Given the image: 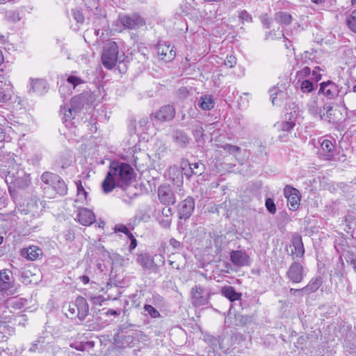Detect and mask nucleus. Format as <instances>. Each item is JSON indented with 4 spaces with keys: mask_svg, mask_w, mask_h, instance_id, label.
I'll return each mask as SVG.
<instances>
[{
    "mask_svg": "<svg viewBox=\"0 0 356 356\" xmlns=\"http://www.w3.org/2000/svg\"><path fill=\"white\" fill-rule=\"evenodd\" d=\"M195 207L193 198L188 197L182 201L179 205V213L181 218H188L192 213Z\"/></svg>",
    "mask_w": 356,
    "mask_h": 356,
    "instance_id": "4468645a",
    "label": "nucleus"
},
{
    "mask_svg": "<svg viewBox=\"0 0 356 356\" xmlns=\"http://www.w3.org/2000/svg\"><path fill=\"white\" fill-rule=\"evenodd\" d=\"M116 178L112 172L108 170L107 175L102 184L103 191L108 193L112 191L115 187Z\"/></svg>",
    "mask_w": 356,
    "mask_h": 356,
    "instance_id": "5701e85b",
    "label": "nucleus"
},
{
    "mask_svg": "<svg viewBox=\"0 0 356 356\" xmlns=\"http://www.w3.org/2000/svg\"><path fill=\"white\" fill-rule=\"evenodd\" d=\"M126 235L128 236V238H129L131 241H132V238H136L134 237V235H133V234H132L129 231L128 232V234H127Z\"/></svg>",
    "mask_w": 356,
    "mask_h": 356,
    "instance_id": "bf43d9fd",
    "label": "nucleus"
},
{
    "mask_svg": "<svg viewBox=\"0 0 356 356\" xmlns=\"http://www.w3.org/2000/svg\"><path fill=\"white\" fill-rule=\"evenodd\" d=\"M77 220L81 225L89 226L95 222V216L91 210L81 208L79 210Z\"/></svg>",
    "mask_w": 356,
    "mask_h": 356,
    "instance_id": "2eb2a0df",
    "label": "nucleus"
},
{
    "mask_svg": "<svg viewBox=\"0 0 356 356\" xmlns=\"http://www.w3.org/2000/svg\"><path fill=\"white\" fill-rule=\"evenodd\" d=\"M21 278L25 284H37L41 280L42 275L36 266L30 265L22 270Z\"/></svg>",
    "mask_w": 356,
    "mask_h": 356,
    "instance_id": "39448f33",
    "label": "nucleus"
},
{
    "mask_svg": "<svg viewBox=\"0 0 356 356\" xmlns=\"http://www.w3.org/2000/svg\"><path fill=\"white\" fill-rule=\"evenodd\" d=\"M42 208L43 207L39 200L31 198L27 202L26 207L23 211L26 214H30L33 217H36L40 215Z\"/></svg>",
    "mask_w": 356,
    "mask_h": 356,
    "instance_id": "ddd939ff",
    "label": "nucleus"
},
{
    "mask_svg": "<svg viewBox=\"0 0 356 356\" xmlns=\"http://www.w3.org/2000/svg\"><path fill=\"white\" fill-rule=\"evenodd\" d=\"M13 95L11 87L3 88L0 86V103H6L11 99Z\"/></svg>",
    "mask_w": 356,
    "mask_h": 356,
    "instance_id": "cd10ccee",
    "label": "nucleus"
},
{
    "mask_svg": "<svg viewBox=\"0 0 356 356\" xmlns=\"http://www.w3.org/2000/svg\"><path fill=\"white\" fill-rule=\"evenodd\" d=\"M79 279L83 282L84 284H88L90 282V278L86 275H82L79 277Z\"/></svg>",
    "mask_w": 356,
    "mask_h": 356,
    "instance_id": "4d7b16f0",
    "label": "nucleus"
},
{
    "mask_svg": "<svg viewBox=\"0 0 356 356\" xmlns=\"http://www.w3.org/2000/svg\"><path fill=\"white\" fill-rule=\"evenodd\" d=\"M158 56L165 62L172 61L176 56L173 47L166 43H159L156 47Z\"/></svg>",
    "mask_w": 356,
    "mask_h": 356,
    "instance_id": "0eeeda50",
    "label": "nucleus"
},
{
    "mask_svg": "<svg viewBox=\"0 0 356 356\" xmlns=\"http://www.w3.org/2000/svg\"><path fill=\"white\" fill-rule=\"evenodd\" d=\"M230 259L234 265L240 267L248 266L250 264V257L245 251H232L230 253Z\"/></svg>",
    "mask_w": 356,
    "mask_h": 356,
    "instance_id": "9d476101",
    "label": "nucleus"
},
{
    "mask_svg": "<svg viewBox=\"0 0 356 356\" xmlns=\"http://www.w3.org/2000/svg\"><path fill=\"white\" fill-rule=\"evenodd\" d=\"M13 286L12 272L7 269L0 270V291H4Z\"/></svg>",
    "mask_w": 356,
    "mask_h": 356,
    "instance_id": "dca6fc26",
    "label": "nucleus"
},
{
    "mask_svg": "<svg viewBox=\"0 0 356 356\" xmlns=\"http://www.w3.org/2000/svg\"><path fill=\"white\" fill-rule=\"evenodd\" d=\"M4 137H5V136H4L3 132L2 131L1 129H0V141L3 140H4Z\"/></svg>",
    "mask_w": 356,
    "mask_h": 356,
    "instance_id": "052dcab7",
    "label": "nucleus"
},
{
    "mask_svg": "<svg viewBox=\"0 0 356 356\" xmlns=\"http://www.w3.org/2000/svg\"><path fill=\"white\" fill-rule=\"evenodd\" d=\"M353 265H354V268L356 270V259H355V261H353Z\"/></svg>",
    "mask_w": 356,
    "mask_h": 356,
    "instance_id": "338daca9",
    "label": "nucleus"
},
{
    "mask_svg": "<svg viewBox=\"0 0 356 356\" xmlns=\"http://www.w3.org/2000/svg\"><path fill=\"white\" fill-rule=\"evenodd\" d=\"M353 92H356V85L353 88Z\"/></svg>",
    "mask_w": 356,
    "mask_h": 356,
    "instance_id": "774afa93",
    "label": "nucleus"
},
{
    "mask_svg": "<svg viewBox=\"0 0 356 356\" xmlns=\"http://www.w3.org/2000/svg\"><path fill=\"white\" fill-rule=\"evenodd\" d=\"M33 90L39 93L47 90V83L43 80H35L32 83Z\"/></svg>",
    "mask_w": 356,
    "mask_h": 356,
    "instance_id": "7c9ffc66",
    "label": "nucleus"
},
{
    "mask_svg": "<svg viewBox=\"0 0 356 356\" xmlns=\"http://www.w3.org/2000/svg\"><path fill=\"white\" fill-rule=\"evenodd\" d=\"M314 3L320 4L324 2L325 0H311Z\"/></svg>",
    "mask_w": 356,
    "mask_h": 356,
    "instance_id": "680f3d73",
    "label": "nucleus"
},
{
    "mask_svg": "<svg viewBox=\"0 0 356 356\" xmlns=\"http://www.w3.org/2000/svg\"><path fill=\"white\" fill-rule=\"evenodd\" d=\"M3 237L0 236V245L3 243Z\"/></svg>",
    "mask_w": 356,
    "mask_h": 356,
    "instance_id": "69168bd1",
    "label": "nucleus"
},
{
    "mask_svg": "<svg viewBox=\"0 0 356 356\" xmlns=\"http://www.w3.org/2000/svg\"><path fill=\"white\" fill-rule=\"evenodd\" d=\"M137 246V241L136 238H132V241H131V244L129 246V249L131 250L135 249Z\"/></svg>",
    "mask_w": 356,
    "mask_h": 356,
    "instance_id": "6e6d98bb",
    "label": "nucleus"
},
{
    "mask_svg": "<svg viewBox=\"0 0 356 356\" xmlns=\"http://www.w3.org/2000/svg\"><path fill=\"white\" fill-rule=\"evenodd\" d=\"M239 18L243 22H250L252 20L251 16L245 10L241 11L240 13Z\"/></svg>",
    "mask_w": 356,
    "mask_h": 356,
    "instance_id": "09e8293b",
    "label": "nucleus"
},
{
    "mask_svg": "<svg viewBox=\"0 0 356 356\" xmlns=\"http://www.w3.org/2000/svg\"><path fill=\"white\" fill-rule=\"evenodd\" d=\"M203 289L200 286H195L192 289V296L193 299V302L195 305H202L204 303V300L202 297Z\"/></svg>",
    "mask_w": 356,
    "mask_h": 356,
    "instance_id": "a878e982",
    "label": "nucleus"
},
{
    "mask_svg": "<svg viewBox=\"0 0 356 356\" xmlns=\"http://www.w3.org/2000/svg\"><path fill=\"white\" fill-rule=\"evenodd\" d=\"M312 74L314 77V79L316 81H319L321 79V74L319 72H318L316 70L313 71Z\"/></svg>",
    "mask_w": 356,
    "mask_h": 356,
    "instance_id": "5fc2aeb1",
    "label": "nucleus"
},
{
    "mask_svg": "<svg viewBox=\"0 0 356 356\" xmlns=\"http://www.w3.org/2000/svg\"><path fill=\"white\" fill-rule=\"evenodd\" d=\"M266 207L270 213L273 214L276 212V207L272 199L268 198L266 200Z\"/></svg>",
    "mask_w": 356,
    "mask_h": 356,
    "instance_id": "37998d69",
    "label": "nucleus"
},
{
    "mask_svg": "<svg viewBox=\"0 0 356 356\" xmlns=\"http://www.w3.org/2000/svg\"><path fill=\"white\" fill-rule=\"evenodd\" d=\"M74 17L78 22H82L84 19L83 15L79 11L74 12Z\"/></svg>",
    "mask_w": 356,
    "mask_h": 356,
    "instance_id": "3c124183",
    "label": "nucleus"
},
{
    "mask_svg": "<svg viewBox=\"0 0 356 356\" xmlns=\"http://www.w3.org/2000/svg\"><path fill=\"white\" fill-rule=\"evenodd\" d=\"M346 22L350 29L356 33V10H353L347 17Z\"/></svg>",
    "mask_w": 356,
    "mask_h": 356,
    "instance_id": "473e14b6",
    "label": "nucleus"
},
{
    "mask_svg": "<svg viewBox=\"0 0 356 356\" xmlns=\"http://www.w3.org/2000/svg\"><path fill=\"white\" fill-rule=\"evenodd\" d=\"M42 181L47 185L44 187L45 193L51 197L50 191L52 190L56 194L65 195L67 193V186L65 181L58 175L50 172H45L41 175Z\"/></svg>",
    "mask_w": 356,
    "mask_h": 356,
    "instance_id": "f03ea898",
    "label": "nucleus"
},
{
    "mask_svg": "<svg viewBox=\"0 0 356 356\" xmlns=\"http://www.w3.org/2000/svg\"><path fill=\"white\" fill-rule=\"evenodd\" d=\"M319 93H323L328 99H334L339 95L338 86L332 81L321 83Z\"/></svg>",
    "mask_w": 356,
    "mask_h": 356,
    "instance_id": "f8f14e48",
    "label": "nucleus"
},
{
    "mask_svg": "<svg viewBox=\"0 0 356 356\" xmlns=\"http://www.w3.org/2000/svg\"><path fill=\"white\" fill-rule=\"evenodd\" d=\"M319 285L318 283L316 282H314V283H312L309 285H307V286L301 289H290V293L292 294V295H294L296 293V292L297 291H305L307 292H314V291H316L318 288Z\"/></svg>",
    "mask_w": 356,
    "mask_h": 356,
    "instance_id": "2f4dec72",
    "label": "nucleus"
},
{
    "mask_svg": "<svg viewBox=\"0 0 356 356\" xmlns=\"http://www.w3.org/2000/svg\"><path fill=\"white\" fill-rule=\"evenodd\" d=\"M223 149L227 151V152H229V154H236V153L238 152L239 151V147H236V146H233V145H226L225 146H223Z\"/></svg>",
    "mask_w": 356,
    "mask_h": 356,
    "instance_id": "de8ad7c7",
    "label": "nucleus"
},
{
    "mask_svg": "<svg viewBox=\"0 0 356 356\" xmlns=\"http://www.w3.org/2000/svg\"><path fill=\"white\" fill-rule=\"evenodd\" d=\"M308 108L309 112L314 115H319L321 113V110L320 107L318 105V99L316 97H314L312 98V99L310 101V102L308 104Z\"/></svg>",
    "mask_w": 356,
    "mask_h": 356,
    "instance_id": "c756f323",
    "label": "nucleus"
},
{
    "mask_svg": "<svg viewBox=\"0 0 356 356\" xmlns=\"http://www.w3.org/2000/svg\"><path fill=\"white\" fill-rule=\"evenodd\" d=\"M191 166V165L190 163H188V161H183L181 163V168L182 170V172L188 178H190L193 175H194V172Z\"/></svg>",
    "mask_w": 356,
    "mask_h": 356,
    "instance_id": "72a5a7b5",
    "label": "nucleus"
},
{
    "mask_svg": "<svg viewBox=\"0 0 356 356\" xmlns=\"http://www.w3.org/2000/svg\"><path fill=\"white\" fill-rule=\"evenodd\" d=\"M291 253L296 257H301L304 254V247L302 241V237L298 235H294L292 238V246L290 247Z\"/></svg>",
    "mask_w": 356,
    "mask_h": 356,
    "instance_id": "6ab92c4d",
    "label": "nucleus"
},
{
    "mask_svg": "<svg viewBox=\"0 0 356 356\" xmlns=\"http://www.w3.org/2000/svg\"><path fill=\"white\" fill-rule=\"evenodd\" d=\"M295 125L296 121L290 118L289 121L282 122L280 124H277V126L279 131L289 132L295 127Z\"/></svg>",
    "mask_w": 356,
    "mask_h": 356,
    "instance_id": "c85d7f7f",
    "label": "nucleus"
},
{
    "mask_svg": "<svg viewBox=\"0 0 356 356\" xmlns=\"http://www.w3.org/2000/svg\"><path fill=\"white\" fill-rule=\"evenodd\" d=\"M276 19L280 24H289L291 22V17L286 13H279L276 15Z\"/></svg>",
    "mask_w": 356,
    "mask_h": 356,
    "instance_id": "f704fd0d",
    "label": "nucleus"
},
{
    "mask_svg": "<svg viewBox=\"0 0 356 356\" xmlns=\"http://www.w3.org/2000/svg\"><path fill=\"white\" fill-rule=\"evenodd\" d=\"M67 82L71 83L74 86V87L83 83L82 80H81L79 78L74 76H70L67 78Z\"/></svg>",
    "mask_w": 356,
    "mask_h": 356,
    "instance_id": "a18cd8bd",
    "label": "nucleus"
},
{
    "mask_svg": "<svg viewBox=\"0 0 356 356\" xmlns=\"http://www.w3.org/2000/svg\"><path fill=\"white\" fill-rule=\"evenodd\" d=\"M106 314L107 316H108V315H114V316H116V315H118V313L115 310H113V309H108V310L106 312Z\"/></svg>",
    "mask_w": 356,
    "mask_h": 356,
    "instance_id": "13d9d810",
    "label": "nucleus"
},
{
    "mask_svg": "<svg viewBox=\"0 0 356 356\" xmlns=\"http://www.w3.org/2000/svg\"><path fill=\"white\" fill-rule=\"evenodd\" d=\"M236 63V59L233 56H229L225 60V65L228 67H233Z\"/></svg>",
    "mask_w": 356,
    "mask_h": 356,
    "instance_id": "c03bdc74",
    "label": "nucleus"
},
{
    "mask_svg": "<svg viewBox=\"0 0 356 356\" xmlns=\"http://www.w3.org/2000/svg\"><path fill=\"white\" fill-rule=\"evenodd\" d=\"M20 254L28 260L34 261L42 255V251L38 246L30 245L29 248L22 249Z\"/></svg>",
    "mask_w": 356,
    "mask_h": 356,
    "instance_id": "a211bd4d",
    "label": "nucleus"
},
{
    "mask_svg": "<svg viewBox=\"0 0 356 356\" xmlns=\"http://www.w3.org/2000/svg\"><path fill=\"white\" fill-rule=\"evenodd\" d=\"M215 103L210 95H204L200 98L199 106L205 111L211 110L214 107Z\"/></svg>",
    "mask_w": 356,
    "mask_h": 356,
    "instance_id": "393cba45",
    "label": "nucleus"
},
{
    "mask_svg": "<svg viewBox=\"0 0 356 356\" xmlns=\"http://www.w3.org/2000/svg\"><path fill=\"white\" fill-rule=\"evenodd\" d=\"M145 25V19L138 14L119 15L113 22L112 31L121 33L125 29H135Z\"/></svg>",
    "mask_w": 356,
    "mask_h": 356,
    "instance_id": "f257e3e1",
    "label": "nucleus"
},
{
    "mask_svg": "<svg viewBox=\"0 0 356 356\" xmlns=\"http://www.w3.org/2000/svg\"><path fill=\"white\" fill-rule=\"evenodd\" d=\"M222 295L233 302L241 299V294L235 291L232 286H225L222 289Z\"/></svg>",
    "mask_w": 356,
    "mask_h": 356,
    "instance_id": "b1692460",
    "label": "nucleus"
},
{
    "mask_svg": "<svg viewBox=\"0 0 356 356\" xmlns=\"http://www.w3.org/2000/svg\"><path fill=\"white\" fill-rule=\"evenodd\" d=\"M287 276L293 282H300L303 278L302 266L297 263L293 264L287 272Z\"/></svg>",
    "mask_w": 356,
    "mask_h": 356,
    "instance_id": "f3484780",
    "label": "nucleus"
},
{
    "mask_svg": "<svg viewBox=\"0 0 356 356\" xmlns=\"http://www.w3.org/2000/svg\"><path fill=\"white\" fill-rule=\"evenodd\" d=\"M76 186V195L75 202L80 203L82 204H86L88 202V192L82 185L81 180H78L75 182Z\"/></svg>",
    "mask_w": 356,
    "mask_h": 356,
    "instance_id": "aec40b11",
    "label": "nucleus"
},
{
    "mask_svg": "<svg viewBox=\"0 0 356 356\" xmlns=\"http://www.w3.org/2000/svg\"><path fill=\"white\" fill-rule=\"evenodd\" d=\"M300 88L303 92H309L313 90V83L308 80L303 81Z\"/></svg>",
    "mask_w": 356,
    "mask_h": 356,
    "instance_id": "a19ab883",
    "label": "nucleus"
},
{
    "mask_svg": "<svg viewBox=\"0 0 356 356\" xmlns=\"http://www.w3.org/2000/svg\"><path fill=\"white\" fill-rule=\"evenodd\" d=\"M271 101L273 105H280L286 99V93L277 86L270 90Z\"/></svg>",
    "mask_w": 356,
    "mask_h": 356,
    "instance_id": "412c9836",
    "label": "nucleus"
},
{
    "mask_svg": "<svg viewBox=\"0 0 356 356\" xmlns=\"http://www.w3.org/2000/svg\"><path fill=\"white\" fill-rule=\"evenodd\" d=\"M60 111L63 113V120L65 122L70 121L72 118H74V110H72V108H67L66 106H62L60 108Z\"/></svg>",
    "mask_w": 356,
    "mask_h": 356,
    "instance_id": "e433bc0d",
    "label": "nucleus"
},
{
    "mask_svg": "<svg viewBox=\"0 0 356 356\" xmlns=\"http://www.w3.org/2000/svg\"><path fill=\"white\" fill-rule=\"evenodd\" d=\"M144 309L152 317L157 318L159 316V312L156 310L152 305H145Z\"/></svg>",
    "mask_w": 356,
    "mask_h": 356,
    "instance_id": "ea45409f",
    "label": "nucleus"
},
{
    "mask_svg": "<svg viewBox=\"0 0 356 356\" xmlns=\"http://www.w3.org/2000/svg\"><path fill=\"white\" fill-rule=\"evenodd\" d=\"M175 115V109L174 107L170 105H165L152 114V118L159 121L165 122L172 120Z\"/></svg>",
    "mask_w": 356,
    "mask_h": 356,
    "instance_id": "6e6552de",
    "label": "nucleus"
},
{
    "mask_svg": "<svg viewBox=\"0 0 356 356\" xmlns=\"http://www.w3.org/2000/svg\"><path fill=\"white\" fill-rule=\"evenodd\" d=\"M3 60V54H2V52L0 51V65L2 63Z\"/></svg>",
    "mask_w": 356,
    "mask_h": 356,
    "instance_id": "e2e57ef3",
    "label": "nucleus"
},
{
    "mask_svg": "<svg viewBox=\"0 0 356 356\" xmlns=\"http://www.w3.org/2000/svg\"><path fill=\"white\" fill-rule=\"evenodd\" d=\"M351 4L352 6H354L356 4V0H351Z\"/></svg>",
    "mask_w": 356,
    "mask_h": 356,
    "instance_id": "0e129e2a",
    "label": "nucleus"
},
{
    "mask_svg": "<svg viewBox=\"0 0 356 356\" xmlns=\"http://www.w3.org/2000/svg\"><path fill=\"white\" fill-rule=\"evenodd\" d=\"M165 212L166 218L165 220H160V224L164 227H168L171 223V209L167 208L163 209V213Z\"/></svg>",
    "mask_w": 356,
    "mask_h": 356,
    "instance_id": "4c0bfd02",
    "label": "nucleus"
},
{
    "mask_svg": "<svg viewBox=\"0 0 356 356\" xmlns=\"http://www.w3.org/2000/svg\"><path fill=\"white\" fill-rule=\"evenodd\" d=\"M194 175H201L203 172V165L199 163H191Z\"/></svg>",
    "mask_w": 356,
    "mask_h": 356,
    "instance_id": "79ce46f5",
    "label": "nucleus"
},
{
    "mask_svg": "<svg viewBox=\"0 0 356 356\" xmlns=\"http://www.w3.org/2000/svg\"><path fill=\"white\" fill-rule=\"evenodd\" d=\"M336 154L335 146L333 143L328 139H323L321 143L320 155L325 160L333 159Z\"/></svg>",
    "mask_w": 356,
    "mask_h": 356,
    "instance_id": "1a4fd4ad",
    "label": "nucleus"
},
{
    "mask_svg": "<svg viewBox=\"0 0 356 356\" xmlns=\"http://www.w3.org/2000/svg\"><path fill=\"white\" fill-rule=\"evenodd\" d=\"M170 245L175 249L179 248L181 247V243L179 241H177L175 238H172L170 241Z\"/></svg>",
    "mask_w": 356,
    "mask_h": 356,
    "instance_id": "864d4df0",
    "label": "nucleus"
},
{
    "mask_svg": "<svg viewBox=\"0 0 356 356\" xmlns=\"http://www.w3.org/2000/svg\"><path fill=\"white\" fill-rule=\"evenodd\" d=\"M119 56V48L118 44L114 41L108 42L102 54V62L103 65L108 69H113L120 60Z\"/></svg>",
    "mask_w": 356,
    "mask_h": 356,
    "instance_id": "7ed1b4c3",
    "label": "nucleus"
},
{
    "mask_svg": "<svg viewBox=\"0 0 356 356\" xmlns=\"http://www.w3.org/2000/svg\"><path fill=\"white\" fill-rule=\"evenodd\" d=\"M323 110L326 111V114L321 113L319 115L321 119L327 120L329 122L332 121V112L333 111L332 107L331 106H327L323 108Z\"/></svg>",
    "mask_w": 356,
    "mask_h": 356,
    "instance_id": "58836bf2",
    "label": "nucleus"
},
{
    "mask_svg": "<svg viewBox=\"0 0 356 356\" xmlns=\"http://www.w3.org/2000/svg\"><path fill=\"white\" fill-rule=\"evenodd\" d=\"M115 232H122L125 234H128L129 229L127 227L123 224H117L114 227Z\"/></svg>",
    "mask_w": 356,
    "mask_h": 356,
    "instance_id": "49530a36",
    "label": "nucleus"
},
{
    "mask_svg": "<svg viewBox=\"0 0 356 356\" xmlns=\"http://www.w3.org/2000/svg\"><path fill=\"white\" fill-rule=\"evenodd\" d=\"M174 138L175 141L180 145H186L189 141L188 136L181 131H177L174 136Z\"/></svg>",
    "mask_w": 356,
    "mask_h": 356,
    "instance_id": "c9c22d12",
    "label": "nucleus"
},
{
    "mask_svg": "<svg viewBox=\"0 0 356 356\" xmlns=\"http://www.w3.org/2000/svg\"><path fill=\"white\" fill-rule=\"evenodd\" d=\"M284 196L287 199V205L290 210L296 211L299 208L301 196L297 189L290 186L285 187Z\"/></svg>",
    "mask_w": 356,
    "mask_h": 356,
    "instance_id": "423d86ee",
    "label": "nucleus"
},
{
    "mask_svg": "<svg viewBox=\"0 0 356 356\" xmlns=\"http://www.w3.org/2000/svg\"><path fill=\"white\" fill-rule=\"evenodd\" d=\"M76 308H77V316L79 319H84L88 313V305L86 299L83 297H78L76 299Z\"/></svg>",
    "mask_w": 356,
    "mask_h": 356,
    "instance_id": "4be33fe9",
    "label": "nucleus"
},
{
    "mask_svg": "<svg viewBox=\"0 0 356 356\" xmlns=\"http://www.w3.org/2000/svg\"><path fill=\"white\" fill-rule=\"evenodd\" d=\"M19 173L22 177L15 178L13 183L22 188L28 186L31 182L29 175H26L23 171H21Z\"/></svg>",
    "mask_w": 356,
    "mask_h": 356,
    "instance_id": "bb28decb",
    "label": "nucleus"
},
{
    "mask_svg": "<svg viewBox=\"0 0 356 356\" xmlns=\"http://www.w3.org/2000/svg\"><path fill=\"white\" fill-rule=\"evenodd\" d=\"M158 195L161 202L165 204H173L175 202L174 194L168 185H163L159 188Z\"/></svg>",
    "mask_w": 356,
    "mask_h": 356,
    "instance_id": "9b49d317",
    "label": "nucleus"
},
{
    "mask_svg": "<svg viewBox=\"0 0 356 356\" xmlns=\"http://www.w3.org/2000/svg\"><path fill=\"white\" fill-rule=\"evenodd\" d=\"M109 170L117 180L123 183L130 181L134 177L133 168L127 163L113 161L110 164Z\"/></svg>",
    "mask_w": 356,
    "mask_h": 356,
    "instance_id": "20e7f679",
    "label": "nucleus"
},
{
    "mask_svg": "<svg viewBox=\"0 0 356 356\" xmlns=\"http://www.w3.org/2000/svg\"><path fill=\"white\" fill-rule=\"evenodd\" d=\"M76 302H75L72 305H70L69 312L71 315H77V308H76Z\"/></svg>",
    "mask_w": 356,
    "mask_h": 356,
    "instance_id": "603ef678",
    "label": "nucleus"
},
{
    "mask_svg": "<svg viewBox=\"0 0 356 356\" xmlns=\"http://www.w3.org/2000/svg\"><path fill=\"white\" fill-rule=\"evenodd\" d=\"M311 70L308 67H304L302 70L298 72V75L302 77L307 76L310 74Z\"/></svg>",
    "mask_w": 356,
    "mask_h": 356,
    "instance_id": "8fccbe9b",
    "label": "nucleus"
}]
</instances>
